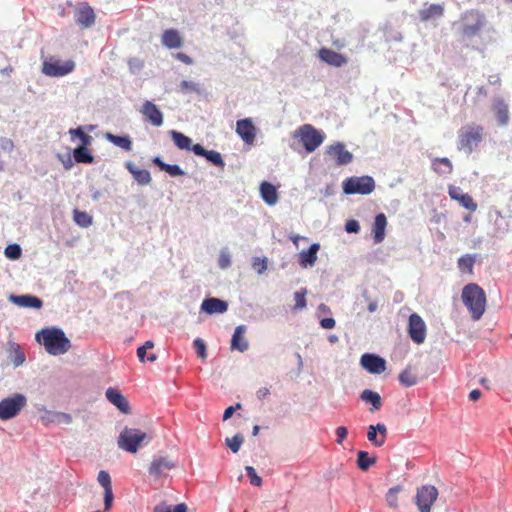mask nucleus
Listing matches in <instances>:
<instances>
[{"mask_svg":"<svg viewBox=\"0 0 512 512\" xmlns=\"http://www.w3.org/2000/svg\"><path fill=\"white\" fill-rule=\"evenodd\" d=\"M36 341L53 356L65 354L71 347V341L58 327H46L36 333Z\"/></svg>","mask_w":512,"mask_h":512,"instance_id":"nucleus-1","label":"nucleus"},{"mask_svg":"<svg viewBox=\"0 0 512 512\" xmlns=\"http://www.w3.org/2000/svg\"><path fill=\"white\" fill-rule=\"evenodd\" d=\"M462 301L474 320H479L485 312L486 295L475 283H469L462 290Z\"/></svg>","mask_w":512,"mask_h":512,"instance_id":"nucleus-2","label":"nucleus"},{"mask_svg":"<svg viewBox=\"0 0 512 512\" xmlns=\"http://www.w3.org/2000/svg\"><path fill=\"white\" fill-rule=\"evenodd\" d=\"M151 441V437L144 431L137 428L124 427L120 432L117 445L123 451L136 453L142 445Z\"/></svg>","mask_w":512,"mask_h":512,"instance_id":"nucleus-3","label":"nucleus"},{"mask_svg":"<svg viewBox=\"0 0 512 512\" xmlns=\"http://www.w3.org/2000/svg\"><path fill=\"white\" fill-rule=\"evenodd\" d=\"M483 137L484 128L481 125L468 124L459 130L457 147L470 155L482 142Z\"/></svg>","mask_w":512,"mask_h":512,"instance_id":"nucleus-4","label":"nucleus"},{"mask_svg":"<svg viewBox=\"0 0 512 512\" xmlns=\"http://www.w3.org/2000/svg\"><path fill=\"white\" fill-rule=\"evenodd\" d=\"M294 140L302 143L307 153L314 152L324 141L325 135L310 124L300 126L292 135Z\"/></svg>","mask_w":512,"mask_h":512,"instance_id":"nucleus-5","label":"nucleus"},{"mask_svg":"<svg viewBox=\"0 0 512 512\" xmlns=\"http://www.w3.org/2000/svg\"><path fill=\"white\" fill-rule=\"evenodd\" d=\"M343 192L347 195H368L375 189V181L371 176H352L343 181Z\"/></svg>","mask_w":512,"mask_h":512,"instance_id":"nucleus-6","label":"nucleus"},{"mask_svg":"<svg viewBox=\"0 0 512 512\" xmlns=\"http://www.w3.org/2000/svg\"><path fill=\"white\" fill-rule=\"evenodd\" d=\"M27 398L22 393H14L0 401V420L7 421L15 418L26 406Z\"/></svg>","mask_w":512,"mask_h":512,"instance_id":"nucleus-7","label":"nucleus"},{"mask_svg":"<svg viewBox=\"0 0 512 512\" xmlns=\"http://www.w3.org/2000/svg\"><path fill=\"white\" fill-rule=\"evenodd\" d=\"M438 497V490L433 485H423L417 489L415 503L420 512H430L431 506Z\"/></svg>","mask_w":512,"mask_h":512,"instance_id":"nucleus-8","label":"nucleus"},{"mask_svg":"<svg viewBox=\"0 0 512 512\" xmlns=\"http://www.w3.org/2000/svg\"><path fill=\"white\" fill-rule=\"evenodd\" d=\"M483 26L484 16L476 11H469L464 14L461 31L464 36L473 37L479 33Z\"/></svg>","mask_w":512,"mask_h":512,"instance_id":"nucleus-9","label":"nucleus"},{"mask_svg":"<svg viewBox=\"0 0 512 512\" xmlns=\"http://www.w3.org/2000/svg\"><path fill=\"white\" fill-rule=\"evenodd\" d=\"M75 68V63L72 60L61 62L59 60L43 62L42 72L49 77H63L71 73Z\"/></svg>","mask_w":512,"mask_h":512,"instance_id":"nucleus-10","label":"nucleus"},{"mask_svg":"<svg viewBox=\"0 0 512 512\" xmlns=\"http://www.w3.org/2000/svg\"><path fill=\"white\" fill-rule=\"evenodd\" d=\"M426 324L417 313H412L408 321V335L416 344H422L426 339Z\"/></svg>","mask_w":512,"mask_h":512,"instance_id":"nucleus-11","label":"nucleus"},{"mask_svg":"<svg viewBox=\"0 0 512 512\" xmlns=\"http://www.w3.org/2000/svg\"><path fill=\"white\" fill-rule=\"evenodd\" d=\"M325 153L334 160L337 166H345L353 161V154L345 149L342 142H335L327 146Z\"/></svg>","mask_w":512,"mask_h":512,"instance_id":"nucleus-12","label":"nucleus"},{"mask_svg":"<svg viewBox=\"0 0 512 512\" xmlns=\"http://www.w3.org/2000/svg\"><path fill=\"white\" fill-rule=\"evenodd\" d=\"M360 364L370 374H381L386 369V360L373 353L363 354Z\"/></svg>","mask_w":512,"mask_h":512,"instance_id":"nucleus-13","label":"nucleus"},{"mask_svg":"<svg viewBox=\"0 0 512 512\" xmlns=\"http://www.w3.org/2000/svg\"><path fill=\"white\" fill-rule=\"evenodd\" d=\"M140 112L144 116L145 120L155 127H160L164 122L163 113L152 101L146 100L143 103Z\"/></svg>","mask_w":512,"mask_h":512,"instance_id":"nucleus-14","label":"nucleus"},{"mask_svg":"<svg viewBox=\"0 0 512 512\" xmlns=\"http://www.w3.org/2000/svg\"><path fill=\"white\" fill-rule=\"evenodd\" d=\"M75 21L82 28H89L94 25L95 13L87 2L79 4L75 14Z\"/></svg>","mask_w":512,"mask_h":512,"instance_id":"nucleus-15","label":"nucleus"},{"mask_svg":"<svg viewBox=\"0 0 512 512\" xmlns=\"http://www.w3.org/2000/svg\"><path fill=\"white\" fill-rule=\"evenodd\" d=\"M318 57L322 62L336 68H340L348 63V58L346 56L325 47L318 51Z\"/></svg>","mask_w":512,"mask_h":512,"instance_id":"nucleus-16","label":"nucleus"},{"mask_svg":"<svg viewBox=\"0 0 512 512\" xmlns=\"http://www.w3.org/2000/svg\"><path fill=\"white\" fill-rule=\"evenodd\" d=\"M236 133L246 144H253L256 137V128L250 118L238 120L236 123Z\"/></svg>","mask_w":512,"mask_h":512,"instance_id":"nucleus-17","label":"nucleus"},{"mask_svg":"<svg viewBox=\"0 0 512 512\" xmlns=\"http://www.w3.org/2000/svg\"><path fill=\"white\" fill-rule=\"evenodd\" d=\"M175 467L176 463L168 457H154L148 468V473L157 478L164 475L165 471L172 470Z\"/></svg>","mask_w":512,"mask_h":512,"instance_id":"nucleus-18","label":"nucleus"},{"mask_svg":"<svg viewBox=\"0 0 512 512\" xmlns=\"http://www.w3.org/2000/svg\"><path fill=\"white\" fill-rule=\"evenodd\" d=\"M247 331V326L242 324L238 325L231 337L230 348L232 351L245 352L249 348V342L244 334Z\"/></svg>","mask_w":512,"mask_h":512,"instance_id":"nucleus-19","label":"nucleus"},{"mask_svg":"<svg viewBox=\"0 0 512 512\" xmlns=\"http://www.w3.org/2000/svg\"><path fill=\"white\" fill-rule=\"evenodd\" d=\"M201 310L209 315L223 314L228 310V303L219 298L208 297L202 301Z\"/></svg>","mask_w":512,"mask_h":512,"instance_id":"nucleus-20","label":"nucleus"},{"mask_svg":"<svg viewBox=\"0 0 512 512\" xmlns=\"http://www.w3.org/2000/svg\"><path fill=\"white\" fill-rule=\"evenodd\" d=\"M9 301L12 302L15 305H18L20 307L24 308H34V309H40L43 306L42 300L34 295L31 294H24V295H10Z\"/></svg>","mask_w":512,"mask_h":512,"instance_id":"nucleus-21","label":"nucleus"},{"mask_svg":"<svg viewBox=\"0 0 512 512\" xmlns=\"http://www.w3.org/2000/svg\"><path fill=\"white\" fill-rule=\"evenodd\" d=\"M448 193L451 199L458 201L465 209L470 211L477 209V204L473 198L469 194L463 193L460 187L451 186Z\"/></svg>","mask_w":512,"mask_h":512,"instance_id":"nucleus-22","label":"nucleus"},{"mask_svg":"<svg viewBox=\"0 0 512 512\" xmlns=\"http://www.w3.org/2000/svg\"><path fill=\"white\" fill-rule=\"evenodd\" d=\"M106 398L110 403H112L115 407L119 409L124 414H128L130 412V406L126 398L121 394V392L113 387H109L106 390Z\"/></svg>","mask_w":512,"mask_h":512,"instance_id":"nucleus-23","label":"nucleus"},{"mask_svg":"<svg viewBox=\"0 0 512 512\" xmlns=\"http://www.w3.org/2000/svg\"><path fill=\"white\" fill-rule=\"evenodd\" d=\"M386 434V426L378 423L368 427L367 438L374 446L381 447L385 443Z\"/></svg>","mask_w":512,"mask_h":512,"instance_id":"nucleus-24","label":"nucleus"},{"mask_svg":"<svg viewBox=\"0 0 512 512\" xmlns=\"http://www.w3.org/2000/svg\"><path fill=\"white\" fill-rule=\"evenodd\" d=\"M320 250L319 243H313L307 250H303L299 253V265L306 269L313 267L317 261V253Z\"/></svg>","mask_w":512,"mask_h":512,"instance_id":"nucleus-25","label":"nucleus"},{"mask_svg":"<svg viewBox=\"0 0 512 512\" xmlns=\"http://www.w3.org/2000/svg\"><path fill=\"white\" fill-rule=\"evenodd\" d=\"M194 154L204 157L209 163L216 167H224L225 163L221 154L215 150H206L201 144H195Z\"/></svg>","mask_w":512,"mask_h":512,"instance_id":"nucleus-26","label":"nucleus"},{"mask_svg":"<svg viewBox=\"0 0 512 512\" xmlns=\"http://www.w3.org/2000/svg\"><path fill=\"white\" fill-rule=\"evenodd\" d=\"M126 169L132 174L134 180L139 185H148L152 178L151 174L146 169H139L133 162L127 161L125 163Z\"/></svg>","mask_w":512,"mask_h":512,"instance_id":"nucleus-27","label":"nucleus"},{"mask_svg":"<svg viewBox=\"0 0 512 512\" xmlns=\"http://www.w3.org/2000/svg\"><path fill=\"white\" fill-rule=\"evenodd\" d=\"M387 226V218L385 214L379 213L375 216L372 232L373 240L376 244L381 243L385 238V229Z\"/></svg>","mask_w":512,"mask_h":512,"instance_id":"nucleus-28","label":"nucleus"},{"mask_svg":"<svg viewBox=\"0 0 512 512\" xmlns=\"http://www.w3.org/2000/svg\"><path fill=\"white\" fill-rule=\"evenodd\" d=\"M169 135L178 149L192 151L194 153L195 144H192L190 137L176 130H171Z\"/></svg>","mask_w":512,"mask_h":512,"instance_id":"nucleus-29","label":"nucleus"},{"mask_svg":"<svg viewBox=\"0 0 512 512\" xmlns=\"http://www.w3.org/2000/svg\"><path fill=\"white\" fill-rule=\"evenodd\" d=\"M8 357L15 368L21 366L25 360V354L17 343L13 341L8 342L7 346Z\"/></svg>","mask_w":512,"mask_h":512,"instance_id":"nucleus-30","label":"nucleus"},{"mask_svg":"<svg viewBox=\"0 0 512 512\" xmlns=\"http://www.w3.org/2000/svg\"><path fill=\"white\" fill-rule=\"evenodd\" d=\"M260 194L263 201L272 206L278 201V194L275 186L269 182L264 181L260 185Z\"/></svg>","mask_w":512,"mask_h":512,"instance_id":"nucleus-31","label":"nucleus"},{"mask_svg":"<svg viewBox=\"0 0 512 512\" xmlns=\"http://www.w3.org/2000/svg\"><path fill=\"white\" fill-rule=\"evenodd\" d=\"M162 44L169 49H175L181 47L182 39L177 30L168 29L162 34Z\"/></svg>","mask_w":512,"mask_h":512,"instance_id":"nucleus-32","label":"nucleus"},{"mask_svg":"<svg viewBox=\"0 0 512 512\" xmlns=\"http://www.w3.org/2000/svg\"><path fill=\"white\" fill-rule=\"evenodd\" d=\"M105 138L114 144L115 146L125 150V151H131L132 150V141L131 138L128 135H115L112 133H106Z\"/></svg>","mask_w":512,"mask_h":512,"instance_id":"nucleus-33","label":"nucleus"},{"mask_svg":"<svg viewBox=\"0 0 512 512\" xmlns=\"http://www.w3.org/2000/svg\"><path fill=\"white\" fill-rule=\"evenodd\" d=\"M361 400L372 405L371 411L379 410L382 404L381 396L379 393L365 389L360 395Z\"/></svg>","mask_w":512,"mask_h":512,"instance_id":"nucleus-34","label":"nucleus"},{"mask_svg":"<svg viewBox=\"0 0 512 512\" xmlns=\"http://www.w3.org/2000/svg\"><path fill=\"white\" fill-rule=\"evenodd\" d=\"M73 158L77 163L92 164L94 156L87 149V146H77L73 150Z\"/></svg>","mask_w":512,"mask_h":512,"instance_id":"nucleus-35","label":"nucleus"},{"mask_svg":"<svg viewBox=\"0 0 512 512\" xmlns=\"http://www.w3.org/2000/svg\"><path fill=\"white\" fill-rule=\"evenodd\" d=\"M443 7L439 4H431L429 7L419 11L422 21H428L433 18H439L443 15Z\"/></svg>","mask_w":512,"mask_h":512,"instance_id":"nucleus-36","label":"nucleus"},{"mask_svg":"<svg viewBox=\"0 0 512 512\" xmlns=\"http://www.w3.org/2000/svg\"><path fill=\"white\" fill-rule=\"evenodd\" d=\"M494 110L496 113V120L500 126H504L509 121V110L507 104L500 100L496 102L494 106Z\"/></svg>","mask_w":512,"mask_h":512,"instance_id":"nucleus-37","label":"nucleus"},{"mask_svg":"<svg viewBox=\"0 0 512 512\" xmlns=\"http://www.w3.org/2000/svg\"><path fill=\"white\" fill-rule=\"evenodd\" d=\"M376 463V457H370L367 451L360 450L357 452V465L362 471H366Z\"/></svg>","mask_w":512,"mask_h":512,"instance_id":"nucleus-38","label":"nucleus"},{"mask_svg":"<svg viewBox=\"0 0 512 512\" xmlns=\"http://www.w3.org/2000/svg\"><path fill=\"white\" fill-rule=\"evenodd\" d=\"M433 169L440 174H449L452 172L453 165L446 157L436 158L433 161Z\"/></svg>","mask_w":512,"mask_h":512,"instance_id":"nucleus-39","label":"nucleus"},{"mask_svg":"<svg viewBox=\"0 0 512 512\" xmlns=\"http://www.w3.org/2000/svg\"><path fill=\"white\" fill-rule=\"evenodd\" d=\"M402 490H403L402 485H396L394 487H391L387 491V493L385 495V500H386L387 505L390 508H393V509L398 508V493H400Z\"/></svg>","mask_w":512,"mask_h":512,"instance_id":"nucleus-40","label":"nucleus"},{"mask_svg":"<svg viewBox=\"0 0 512 512\" xmlns=\"http://www.w3.org/2000/svg\"><path fill=\"white\" fill-rule=\"evenodd\" d=\"M73 218L76 224L83 228H87L92 224V217L85 211L75 209Z\"/></svg>","mask_w":512,"mask_h":512,"instance_id":"nucleus-41","label":"nucleus"},{"mask_svg":"<svg viewBox=\"0 0 512 512\" xmlns=\"http://www.w3.org/2000/svg\"><path fill=\"white\" fill-rule=\"evenodd\" d=\"M475 263V255L466 254L458 259V268L462 272H472Z\"/></svg>","mask_w":512,"mask_h":512,"instance_id":"nucleus-42","label":"nucleus"},{"mask_svg":"<svg viewBox=\"0 0 512 512\" xmlns=\"http://www.w3.org/2000/svg\"><path fill=\"white\" fill-rule=\"evenodd\" d=\"M399 381L403 386L411 387L417 384L418 377L410 369H405L400 373Z\"/></svg>","mask_w":512,"mask_h":512,"instance_id":"nucleus-43","label":"nucleus"},{"mask_svg":"<svg viewBox=\"0 0 512 512\" xmlns=\"http://www.w3.org/2000/svg\"><path fill=\"white\" fill-rule=\"evenodd\" d=\"M69 133L72 135V136H75L77 137L80 141H81V144L79 146H89L93 140V138L86 134L82 127H77L75 129H70L69 130Z\"/></svg>","mask_w":512,"mask_h":512,"instance_id":"nucleus-44","label":"nucleus"},{"mask_svg":"<svg viewBox=\"0 0 512 512\" xmlns=\"http://www.w3.org/2000/svg\"><path fill=\"white\" fill-rule=\"evenodd\" d=\"M244 442V437L241 434H236L231 438H226L225 443L233 453H237Z\"/></svg>","mask_w":512,"mask_h":512,"instance_id":"nucleus-45","label":"nucleus"},{"mask_svg":"<svg viewBox=\"0 0 512 512\" xmlns=\"http://www.w3.org/2000/svg\"><path fill=\"white\" fill-rule=\"evenodd\" d=\"M180 90L183 93H201V86L197 82L189 81V80H183L180 83Z\"/></svg>","mask_w":512,"mask_h":512,"instance_id":"nucleus-46","label":"nucleus"},{"mask_svg":"<svg viewBox=\"0 0 512 512\" xmlns=\"http://www.w3.org/2000/svg\"><path fill=\"white\" fill-rule=\"evenodd\" d=\"M4 254L8 259L17 260L21 257L22 250L19 244L13 243L5 248Z\"/></svg>","mask_w":512,"mask_h":512,"instance_id":"nucleus-47","label":"nucleus"},{"mask_svg":"<svg viewBox=\"0 0 512 512\" xmlns=\"http://www.w3.org/2000/svg\"><path fill=\"white\" fill-rule=\"evenodd\" d=\"M193 346L197 352V355L205 360L206 357H207V347H206V344L204 342L203 339L201 338H196L194 341H193Z\"/></svg>","mask_w":512,"mask_h":512,"instance_id":"nucleus-48","label":"nucleus"},{"mask_svg":"<svg viewBox=\"0 0 512 512\" xmlns=\"http://www.w3.org/2000/svg\"><path fill=\"white\" fill-rule=\"evenodd\" d=\"M306 289H302L300 291H297L295 292L294 294V299H295V306H294V309L295 310H299V309H303L306 307Z\"/></svg>","mask_w":512,"mask_h":512,"instance_id":"nucleus-49","label":"nucleus"},{"mask_svg":"<svg viewBox=\"0 0 512 512\" xmlns=\"http://www.w3.org/2000/svg\"><path fill=\"white\" fill-rule=\"evenodd\" d=\"M97 481L104 488V490L112 488L111 477L107 471H99Z\"/></svg>","mask_w":512,"mask_h":512,"instance_id":"nucleus-50","label":"nucleus"},{"mask_svg":"<svg viewBox=\"0 0 512 512\" xmlns=\"http://www.w3.org/2000/svg\"><path fill=\"white\" fill-rule=\"evenodd\" d=\"M245 471L253 486L260 487L262 485V478L257 475L256 470L252 466H246Z\"/></svg>","mask_w":512,"mask_h":512,"instance_id":"nucleus-51","label":"nucleus"},{"mask_svg":"<svg viewBox=\"0 0 512 512\" xmlns=\"http://www.w3.org/2000/svg\"><path fill=\"white\" fill-rule=\"evenodd\" d=\"M252 266L257 270L259 275L263 274L267 269V259L254 257L252 259Z\"/></svg>","mask_w":512,"mask_h":512,"instance_id":"nucleus-52","label":"nucleus"},{"mask_svg":"<svg viewBox=\"0 0 512 512\" xmlns=\"http://www.w3.org/2000/svg\"><path fill=\"white\" fill-rule=\"evenodd\" d=\"M218 265L221 269H227L231 265V256L228 251L222 250L219 255Z\"/></svg>","mask_w":512,"mask_h":512,"instance_id":"nucleus-53","label":"nucleus"},{"mask_svg":"<svg viewBox=\"0 0 512 512\" xmlns=\"http://www.w3.org/2000/svg\"><path fill=\"white\" fill-rule=\"evenodd\" d=\"M171 177H178L185 175L184 170L177 164H167L166 169L164 170Z\"/></svg>","mask_w":512,"mask_h":512,"instance_id":"nucleus-54","label":"nucleus"},{"mask_svg":"<svg viewBox=\"0 0 512 512\" xmlns=\"http://www.w3.org/2000/svg\"><path fill=\"white\" fill-rule=\"evenodd\" d=\"M137 356L141 362H145L146 360L149 362H154L157 359L156 354L151 353L147 356V351L143 347H138Z\"/></svg>","mask_w":512,"mask_h":512,"instance_id":"nucleus-55","label":"nucleus"},{"mask_svg":"<svg viewBox=\"0 0 512 512\" xmlns=\"http://www.w3.org/2000/svg\"><path fill=\"white\" fill-rule=\"evenodd\" d=\"M113 500H114V495H113L112 488L104 490V509L106 511L111 509V507L113 505Z\"/></svg>","mask_w":512,"mask_h":512,"instance_id":"nucleus-56","label":"nucleus"},{"mask_svg":"<svg viewBox=\"0 0 512 512\" xmlns=\"http://www.w3.org/2000/svg\"><path fill=\"white\" fill-rule=\"evenodd\" d=\"M345 230L347 233H358L360 231V224L357 220H348L345 224Z\"/></svg>","mask_w":512,"mask_h":512,"instance_id":"nucleus-57","label":"nucleus"},{"mask_svg":"<svg viewBox=\"0 0 512 512\" xmlns=\"http://www.w3.org/2000/svg\"><path fill=\"white\" fill-rule=\"evenodd\" d=\"M57 158L63 164L65 170H70L73 167V160L70 154H57Z\"/></svg>","mask_w":512,"mask_h":512,"instance_id":"nucleus-58","label":"nucleus"},{"mask_svg":"<svg viewBox=\"0 0 512 512\" xmlns=\"http://www.w3.org/2000/svg\"><path fill=\"white\" fill-rule=\"evenodd\" d=\"M53 420H56L58 423L70 424L72 422V417L67 413H54Z\"/></svg>","mask_w":512,"mask_h":512,"instance_id":"nucleus-59","label":"nucleus"},{"mask_svg":"<svg viewBox=\"0 0 512 512\" xmlns=\"http://www.w3.org/2000/svg\"><path fill=\"white\" fill-rule=\"evenodd\" d=\"M335 433H336V436H337L336 442L338 444H342L343 441L345 440V438L347 437L348 430L344 426H339V427L336 428Z\"/></svg>","mask_w":512,"mask_h":512,"instance_id":"nucleus-60","label":"nucleus"},{"mask_svg":"<svg viewBox=\"0 0 512 512\" xmlns=\"http://www.w3.org/2000/svg\"><path fill=\"white\" fill-rule=\"evenodd\" d=\"M241 408V404L237 403L235 406H229L225 409L224 413H223V420L226 421L228 419H230L233 415V413L237 410V409H240Z\"/></svg>","mask_w":512,"mask_h":512,"instance_id":"nucleus-61","label":"nucleus"},{"mask_svg":"<svg viewBox=\"0 0 512 512\" xmlns=\"http://www.w3.org/2000/svg\"><path fill=\"white\" fill-rule=\"evenodd\" d=\"M320 325L324 329H333L336 325L335 319L331 317L323 318L320 321Z\"/></svg>","mask_w":512,"mask_h":512,"instance_id":"nucleus-62","label":"nucleus"},{"mask_svg":"<svg viewBox=\"0 0 512 512\" xmlns=\"http://www.w3.org/2000/svg\"><path fill=\"white\" fill-rule=\"evenodd\" d=\"M174 56L177 60H179L187 65H191L193 63L192 58L183 52H178Z\"/></svg>","mask_w":512,"mask_h":512,"instance_id":"nucleus-63","label":"nucleus"},{"mask_svg":"<svg viewBox=\"0 0 512 512\" xmlns=\"http://www.w3.org/2000/svg\"><path fill=\"white\" fill-rule=\"evenodd\" d=\"M0 146L2 147V149L7 151H12V149L14 148L12 140L6 137L0 139Z\"/></svg>","mask_w":512,"mask_h":512,"instance_id":"nucleus-64","label":"nucleus"}]
</instances>
